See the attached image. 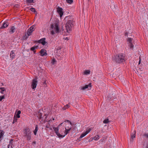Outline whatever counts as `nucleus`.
<instances>
[{"instance_id": "2eb2a0df", "label": "nucleus", "mask_w": 148, "mask_h": 148, "mask_svg": "<svg viewBox=\"0 0 148 148\" xmlns=\"http://www.w3.org/2000/svg\"><path fill=\"white\" fill-rule=\"evenodd\" d=\"M9 25V23L7 21H5L3 23V25L0 27V29H2L7 27Z\"/></svg>"}, {"instance_id": "0eeeda50", "label": "nucleus", "mask_w": 148, "mask_h": 148, "mask_svg": "<svg viewBox=\"0 0 148 148\" xmlns=\"http://www.w3.org/2000/svg\"><path fill=\"white\" fill-rule=\"evenodd\" d=\"M133 41V39L131 38H128L127 40V42L128 44V46L131 49L132 48L134 47V45L132 44Z\"/></svg>"}, {"instance_id": "4c0bfd02", "label": "nucleus", "mask_w": 148, "mask_h": 148, "mask_svg": "<svg viewBox=\"0 0 148 148\" xmlns=\"http://www.w3.org/2000/svg\"><path fill=\"white\" fill-rule=\"evenodd\" d=\"M145 136H146V137L147 138H148V134H146Z\"/></svg>"}, {"instance_id": "6e6552de", "label": "nucleus", "mask_w": 148, "mask_h": 148, "mask_svg": "<svg viewBox=\"0 0 148 148\" xmlns=\"http://www.w3.org/2000/svg\"><path fill=\"white\" fill-rule=\"evenodd\" d=\"M35 26L33 25L28 29L27 31V34L28 36H29L31 35L32 33L35 29Z\"/></svg>"}, {"instance_id": "393cba45", "label": "nucleus", "mask_w": 148, "mask_h": 148, "mask_svg": "<svg viewBox=\"0 0 148 148\" xmlns=\"http://www.w3.org/2000/svg\"><path fill=\"white\" fill-rule=\"evenodd\" d=\"M29 36H28V35L27 34V33L25 34V35L23 37V39L24 40H25Z\"/></svg>"}, {"instance_id": "e433bc0d", "label": "nucleus", "mask_w": 148, "mask_h": 148, "mask_svg": "<svg viewBox=\"0 0 148 148\" xmlns=\"http://www.w3.org/2000/svg\"><path fill=\"white\" fill-rule=\"evenodd\" d=\"M63 123H61L59 126H58V127H60V126L62 125V124H63Z\"/></svg>"}, {"instance_id": "f257e3e1", "label": "nucleus", "mask_w": 148, "mask_h": 148, "mask_svg": "<svg viewBox=\"0 0 148 148\" xmlns=\"http://www.w3.org/2000/svg\"><path fill=\"white\" fill-rule=\"evenodd\" d=\"M73 21L72 20H69L66 23V31L62 29L63 34L64 36H67L69 34L71 30L72 27L73 26Z\"/></svg>"}, {"instance_id": "4468645a", "label": "nucleus", "mask_w": 148, "mask_h": 148, "mask_svg": "<svg viewBox=\"0 0 148 148\" xmlns=\"http://www.w3.org/2000/svg\"><path fill=\"white\" fill-rule=\"evenodd\" d=\"M45 38H43L40 39L39 41V42L40 44H41L42 45H45L47 43V42L45 41Z\"/></svg>"}, {"instance_id": "bb28decb", "label": "nucleus", "mask_w": 148, "mask_h": 148, "mask_svg": "<svg viewBox=\"0 0 148 148\" xmlns=\"http://www.w3.org/2000/svg\"><path fill=\"white\" fill-rule=\"evenodd\" d=\"M17 119L15 117V116L14 118V120L13 121V123H14L15 122H16L17 121Z\"/></svg>"}, {"instance_id": "ddd939ff", "label": "nucleus", "mask_w": 148, "mask_h": 148, "mask_svg": "<svg viewBox=\"0 0 148 148\" xmlns=\"http://www.w3.org/2000/svg\"><path fill=\"white\" fill-rule=\"evenodd\" d=\"M40 56H46L47 55L46 50L44 49H41L40 51Z\"/></svg>"}, {"instance_id": "f3484780", "label": "nucleus", "mask_w": 148, "mask_h": 148, "mask_svg": "<svg viewBox=\"0 0 148 148\" xmlns=\"http://www.w3.org/2000/svg\"><path fill=\"white\" fill-rule=\"evenodd\" d=\"M15 28L14 26H11L10 27L9 32L11 33H12L14 32L15 31Z\"/></svg>"}, {"instance_id": "b1692460", "label": "nucleus", "mask_w": 148, "mask_h": 148, "mask_svg": "<svg viewBox=\"0 0 148 148\" xmlns=\"http://www.w3.org/2000/svg\"><path fill=\"white\" fill-rule=\"evenodd\" d=\"M38 130V127L37 125L36 126L35 129L34 131V133L35 135H36L37 132Z\"/></svg>"}, {"instance_id": "72a5a7b5", "label": "nucleus", "mask_w": 148, "mask_h": 148, "mask_svg": "<svg viewBox=\"0 0 148 148\" xmlns=\"http://www.w3.org/2000/svg\"><path fill=\"white\" fill-rule=\"evenodd\" d=\"M34 0H27V2L29 3H31L33 2Z\"/></svg>"}, {"instance_id": "2f4dec72", "label": "nucleus", "mask_w": 148, "mask_h": 148, "mask_svg": "<svg viewBox=\"0 0 148 148\" xmlns=\"http://www.w3.org/2000/svg\"><path fill=\"white\" fill-rule=\"evenodd\" d=\"M109 122V120L108 119H105L103 121L104 123H107Z\"/></svg>"}, {"instance_id": "cd10ccee", "label": "nucleus", "mask_w": 148, "mask_h": 148, "mask_svg": "<svg viewBox=\"0 0 148 148\" xmlns=\"http://www.w3.org/2000/svg\"><path fill=\"white\" fill-rule=\"evenodd\" d=\"M12 140H11L10 141V143L8 145V148H9L10 146L11 147H12V146L11 145V143L12 142Z\"/></svg>"}, {"instance_id": "7ed1b4c3", "label": "nucleus", "mask_w": 148, "mask_h": 148, "mask_svg": "<svg viewBox=\"0 0 148 148\" xmlns=\"http://www.w3.org/2000/svg\"><path fill=\"white\" fill-rule=\"evenodd\" d=\"M113 60L117 63L120 64L125 61V56L123 53H120L115 56Z\"/></svg>"}, {"instance_id": "dca6fc26", "label": "nucleus", "mask_w": 148, "mask_h": 148, "mask_svg": "<svg viewBox=\"0 0 148 148\" xmlns=\"http://www.w3.org/2000/svg\"><path fill=\"white\" fill-rule=\"evenodd\" d=\"M71 128L70 127L67 128V127H65V131L64 132V134L62 135V137H64L66 135H67L69 133V132L70 131Z\"/></svg>"}, {"instance_id": "7c9ffc66", "label": "nucleus", "mask_w": 148, "mask_h": 148, "mask_svg": "<svg viewBox=\"0 0 148 148\" xmlns=\"http://www.w3.org/2000/svg\"><path fill=\"white\" fill-rule=\"evenodd\" d=\"M30 10L32 12H36L35 9L34 8H31Z\"/></svg>"}, {"instance_id": "5701e85b", "label": "nucleus", "mask_w": 148, "mask_h": 148, "mask_svg": "<svg viewBox=\"0 0 148 148\" xmlns=\"http://www.w3.org/2000/svg\"><path fill=\"white\" fill-rule=\"evenodd\" d=\"M0 89L1 90L0 93L2 94H4V92L5 91V88L3 87L0 88Z\"/></svg>"}, {"instance_id": "423d86ee", "label": "nucleus", "mask_w": 148, "mask_h": 148, "mask_svg": "<svg viewBox=\"0 0 148 148\" xmlns=\"http://www.w3.org/2000/svg\"><path fill=\"white\" fill-rule=\"evenodd\" d=\"M37 82V78L36 77H35V78L32 81L31 87L33 89L35 90L36 88Z\"/></svg>"}, {"instance_id": "39448f33", "label": "nucleus", "mask_w": 148, "mask_h": 148, "mask_svg": "<svg viewBox=\"0 0 148 148\" xmlns=\"http://www.w3.org/2000/svg\"><path fill=\"white\" fill-rule=\"evenodd\" d=\"M91 86V84L90 83L88 84L80 86L79 88L81 90H84L87 89H90Z\"/></svg>"}, {"instance_id": "c756f323", "label": "nucleus", "mask_w": 148, "mask_h": 148, "mask_svg": "<svg viewBox=\"0 0 148 148\" xmlns=\"http://www.w3.org/2000/svg\"><path fill=\"white\" fill-rule=\"evenodd\" d=\"M56 62V60L55 59H53L51 63L53 65Z\"/></svg>"}, {"instance_id": "f8f14e48", "label": "nucleus", "mask_w": 148, "mask_h": 148, "mask_svg": "<svg viewBox=\"0 0 148 148\" xmlns=\"http://www.w3.org/2000/svg\"><path fill=\"white\" fill-rule=\"evenodd\" d=\"M57 12L60 15V17H61L63 14L62 9L60 8H58L57 9Z\"/></svg>"}, {"instance_id": "473e14b6", "label": "nucleus", "mask_w": 148, "mask_h": 148, "mask_svg": "<svg viewBox=\"0 0 148 148\" xmlns=\"http://www.w3.org/2000/svg\"><path fill=\"white\" fill-rule=\"evenodd\" d=\"M66 1L67 3H71L73 2V0H66Z\"/></svg>"}, {"instance_id": "9d476101", "label": "nucleus", "mask_w": 148, "mask_h": 148, "mask_svg": "<svg viewBox=\"0 0 148 148\" xmlns=\"http://www.w3.org/2000/svg\"><path fill=\"white\" fill-rule=\"evenodd\" d=\"M136 133V131L134 130L131 133V138L130 140V141L131 142H133L134 141V138H135Z\"/></svg>"}, {"instance_id": "9b49d317", "label": "nucleus", "mask_w": 148, "mask_h": 148, "mask_svg": "<svg viewBox=\"0 0 148 148\" xmlns=\"http://www.w3.org/2000/svg\"><path fill=\"white\" fill-rule=\"evenodd\" d=\"M53 129L56 133V134L57 135V136H58L59 138H61L62 137V135L60 134L59 132H58V128L57 127H53Z\"/></svg>"}, {"instance_id": "aec40b11", "label": "nucleus", "mask_w": 148, "mask_h": 148, "mask_svg": "<svg viewBox=\"0 0 148 148\" xmlns=\"http://www.w3.org/2000/svg\"><path fill=\"white\" fill-rule=\"evenodd\" d=\"M99 136L98 135H97L96 136L94 137L92 139L95 140H97L99 139Z\"/></svg>"}, {"instance_id": "a878e982", "label": "nucleus", "mask_w": 148, "mask_h": 148, "mask_svg": "<svg viewBox=\"0 0 148 148\" xmlns=\"http://www.w3.org/2000/svg\"><path fill=\"white\" fill-rule=\"evenodd\" d=\"M29 36H28V35L27 34V33L25 34V35L23 37V39L24 40H25Z\"/></svg>"}, {"instance_id": "6ab92c4d", "label": "nucleus", "mask_w": 148, "mask_h": 148, "mask_svg": "<svg viewBox=\"0 0 148 148\" xmlns=\"http://www.w3.org/2000/svg\"><path fill=\"white\" fill-rule=\"evenodd\" d=\"M38 47V46H35L34 47H32L31 48V50L34 51V53H35V51H34L36 49H37Z\"/></svg>"}, {"instance_id": "c9c22d12", "label": "nucleus", "mask_w": 148, "mask_h": 148, "mask_svg": "<svg viewBox=\"0 0 148 148\" xmlns=\"http://www.w3.org/2000/svg\"><path fill=\"white\" fill-rule=\"evenodd\" d=\"M140 62H141V59H140V58H139V64H140Z\"/></svg>"}, {"instance_id": "f03ea898", "label": "nucleus", "mask_w": 148, "mask_h": 148, "mask_svg": "<svg viewBox=\"0 0 148 148\" xmlns=\"http://www.w3.org/2000/svg\"><path fill=\"white\" fill-rule=\"evenodd\" d=\"M59 29L58 25V24L54 23L51 25L50 28L51 34L52 35H53L56 33H58Z\"/></svg>"}, {"instance_id": "c85d7f7f", "label": "nucleus", "mask_w": 148, "mask_h": 148, "mask_svg": "<svg viewBox=\"0 0 148 148\" xmlns=\"http://www.w3.org/2000/svg\"><path fill=\"white\" fill-rule=\"evenodd\" d=\"M4 99H5V96L4 95L0 96V101H2V100Z\"/></svg>"}, {"instance_id": "1a4fd4ad", "label": "nucleus", "mask_w": 148, "mask_h": 148, "mask_svg": "<svg viewBox=\"0 0 148 148\" xmlns=\"http://www.w3.org/2000/svg\"><path fill=\"white\" fill-rule=\"evenodd\" d=\"M91 128H89L85 132H84L83 133H82L81 135L79 137V138H81L85 136L87 134H88L91 131Z\"/></svg>"}, {"instance_id": "412c9836", "label": "nucleus", "mask_w": 148, "mask_h": 148, "mask_svg": "<svg viewBox=\"0 0 148 148\" xmlns=\"http://www.w3.org/2000/svg\"><path fill=\"white\" fill-rule=\"evenodd\" d=\"M21 113V111L20 110H18V111L17 112L16 114V117H17L18 118H19L20 117V114Z\"/></svg>"}, {"instance_id": "f704fd0d", "label": "nucleus", "mask_w": 148, "mask_h": 148, "mask_svg": "<svg viewBox=\"0 0 148 148\" xmlns=\"http://www.w3.org/2000/svg\"><path fill=\"white\" fill-rule=\"evenodd\" d=\"M69 107V106L68 104L66 105V106H64V108L65 109H67Z\"/></svg>"}, {"instance_id": "a211bd4d", "label": "nucleus", "mask_w": 148, "mask_h": 148, "mask_svg": "<svg viewBox=\"0 0 148 148\" xmlns=\"http://www.w3.org/2000/svg\"><path fill=\"white\" fill-rule=\"evenodd\" d=\"M90 71L89 70H85L84 72V74L85 75H88L90 74Z\"/></svg>"}, {"instance_id": "58836bf2", "label": "nucleus", "mask_w": 148, "mask_h": 148, "mask_svg": "<svg viewBox=\"0 0 148 148\" xmlns=\"http://www.w3.org/2000/svg\"><path fill=\"white\" fill-rule=\"evenodd\" d=\"M66 39H67V40H68V38H66L65 40Z\"/></svg>"}, {"instance_id": "4be33fe9", "label": "nucleus", "mask_w": 148, "mask_h": 148, "mask_svg": "<svg viewBox=\"0 0 148 148\" xmlns=\"http://www.w3.org/2000/svg\"><path fill=\"white\" fill-rule=\"evenodd\" d=\"M10 57L12 59H13L15 57V54L14 53V52L13 51H12L10 54Z\"/></svg>"}, {"instance_id": "20e7f679", "label": "nucleus", "mask_w": 148, "mask_h": 148, "mask_svg": "<svg viewBox=\"0 0 148 148\" xmlns=\"http://www.w3.org/2000/svg\"><path fill=\"white\" fill-rule=\"evenodd\" d=\"M25 136L27 138V140H30L31 138V132L29 129L25 130L24 132Z\"/></svg>"}]
</instances>
